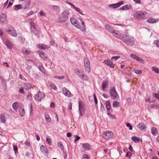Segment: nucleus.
<instances>
[{
    "mask_svg": "<svg viewBox=\"0 0 159 159\" xmlns=\"http://www.w3.org/2000/svg\"><path fill=\"white\" fill-rule=\"evenodd\" d=\"M78 21L75 18H70V19L71 23L75 27L80 29L83 31H85V25L84 22L81 19L79 18Z\"/></svg>",
    "mask_w": 159,
    "mask_h": 159,
    "instance_id": "obj_1",
    "label": "nucleus"
},
{
    "mask_svg": "<svg viewBox=\"0 0 159 159\" xmlns=\"http://www.w3.org/2000/svg\"><path fill=\"white\" fill-rule=\"evenodd\" d=\"M69 14L68 10L66 9L64 11L58 16V22L61 23L66 21L68 19Z\"/></svg>",
    "mask_w": 159,
    "mask_h": 159,
    "instance_id": "obj_2",
    "label": "nucleus"
},
{
    "mask_svg": "<svg viewBox=\"0 0 159 159\" xmlns=\"http://www.w3.org/2000/svg\"><path fill=\"white\" fill-rule=\"evenodd\" d=\"M122 40L125 43L129 45L132 46L134 43V38L128 35H124Z\"/></svg>",
    "mask_w": 159,
    "mask_h": 159,
    "instance_id": "obj_3",
    "label": "nucleus"
},
{
    "mask_svg": "<svg viewBox=\"0 0 159 159\" xmlns=\"http://www.w3.org/2000/svg\"><path fill=\"white\" fill-rule=\"evenodd\" d=\"M75 72L77 76L83 80H86L88 79L87 76L84 74L82 71L75 69Z\"/></svg>",
    "mask_w": 159,
    "mask_h": 159,
    "instance_id": "obj_4",
    "label": "nucleus"
},
{
    "mask_svg": "<svg viewBox=\"0 0 159 159\" xmlns=\"http://www.w3.org/2000/svg\"><path fill=\"white\" fill-rule=\"evenodd\" d=\"M109 93L111 98L113 99H117L119 96L114 87L111 88L109 90Z\"/></svg>",
    "mask_w": 159,
    "mask_h": 159,
    "instance_id": "obj_5",
    "label": "nucleus"
},
{
    "mask_svg": "<svg viewBox=\"0 0 159 159\" xmlns=\"http://www.w3.org/2000/svg\"><path fill=\"white\" fill-rule=\"evenodd\" d=\"M30 28L31 33L35 35L37 34L39 32V31L37 28L35 23L33 22L30 23Z\"/></svg>",
    "mask_w": 159,
    "mask_h": 159,
    "instance_id": "obj_6",
    "label": "nucleus"
},
{
    "mask_svg": "<svg viewBox=\"0 0 159 159\" xmlns=\"http://www.w3.org/2000/svg\"><path fill=\"white\" fill-rule=\"evenodd\" d=\"M7 32L11 36L16 37L17 35V32L14 28L11 26H9L6 29Z\"/></svg>",
    "mask_w": 159,
    "mask_h": 159,
    "instance_id": "obj_7",
    "label": "nucleus"
},
{
    "mask_svg": "<svg viewBox=\"0 0 159 159\" xmlns=\"http://www.w3.org/2000/svg\"><path fill=\"white\" fill-rule=\"evenodd\" d=\"M102 136L104 139L109 140L113 138L114 135L113 132L111 131H107L103 134Z\"/></svg>",
    "mask_w": 159,
    "mask_h": 159,
    "instance_id": "obj_8",
    "label": "nucleus"
},
{
    "mask_svg": "<svg viewBox=\"0 0 159 159\" xmlns=\"http://www.w3.org/2000/svg\"><path fill=\"white\" fill-rule=\"evenodd\" d=\"M84 106L82 101H80L79 102V110L80 115L82 116L84 114Z\"/></svg>",
    "mask_w": 159,
    "mask_h": 159,
    "instance_id": "obj_9",
    "label": "nucleus"
},
{
    "mask_svg": "<svg viewBox=\"0 0 159 159\" xmlns=\"http://www.w3.org/2000/svg\"><path fill=\"white\" fill-rule=\"evenodd\" d=\"M84 64L86 70L89 73L90 71L89 61L87 58H85L84 60Z\"/></svg>",
    "mask_w": 159,
    "mask_h": 159,
    "instance_id": "obj_10",
    "label": "nucleus"
},
{
    "mask_svg": "<svg viewBox=\"0 0 159 159\" xmlns=\"http://www.w3.org/2000/svg\"><path fill=\"white\" fill-rule=\"evenodd\" d=\"M45 97L44 93L39 91L34 96L35 100L37 101H40Z\"/></svg>",
    "mask_w": 159,
    "mask_h": 159,
    "instance_id": "obj_11",
    "label": "nucleus"
},
{
    "mask_svg": "<svg viewBox=\"0 0 159 159\" xmlns=\"http://www.w3.org/2000/svg\"><path fill=\"white\" fill-rule=\"evenodd\" d=\"M19 111L20 115L21 116H23L25 114V111L24 108V106L21 104L19 106Z\"/></svg>",
    "mask_w": 159,
    "mask_h": 159,
    "instance_id": "obj_12",
    "label": "nucleus"
},
{
    "mask_svg": "<svg viewBox=\"0 0 159 159\" xmlns=\"http://www.w3.org/2000/svg\"><path fill=\"white\" fill-rule=\"evenodd\" d=\"M123 4V2L121 1L116 3L110 4L109 5V7L112 9H114L118 8L121 5Z\"/></svg>",
    "mask_w": 159,
    "mask_h": 159,
    "instance_id": "obj_13",
    "label": "nucleus"
},
{
    "mask_svg": "<svg viewBox=\"0 0 159 159\" xmlns=\"http://www.w3.org/2000/svg\"><path fill=\"white\" fill-rule=\"evenodd\" d=\"M5 44L7 48L11 49L13 48V45L9 39H6L5 41Z\"/></svg>",
    "mask_w": 159,
    "mask_h": 159,
    "instance_id": "obj_14",
    "label": "nucleus"
},
{
    "mask_svg": "<svg viewBox=\"0 0 159 159\" xmlns=\"http://www.w3.org/2000/svg\"><path fill=\"white\" fill-rule=\"evenodd\" d=\"M112 33H113V34L115 36L118 38L123 39V37H124V36L118 31H115L114 30V31Z\"/></svg>",
    "mask_w": 159,
    "mask_h": 159,
    "instance_id": "obj_15",
    "label": "nucleus"
},
{
    "mask_svg": "<svg viewBox=\"0 0 159 159\" xmlns=\"http://www.w3.org/2000/svg\"><path fill=\"white\" fill-rule=\"evenodd\" d=\"M36 47L38 48L43 50L47 49L49 48V46L43 44H38L36 45Z\"/></svg>",
    "mask_w": 159,
    "mask_h": 159,
    "instance_id": "obj_16",
    "label": "nucleus"
},
{
    "mask_svg": "<svg viewBox=\"0 0 159 159\" xmlns=\"http://www.w3.org/2000/svg\"><path fill=\"white\" fill-rule=\"evenodd\" d=\"M103 62L105 64L109 66L111 68H114V64L110 60H105Z\"/></svg>",
    "mask_w": 159,
    "mask_h": 159,
    "instance_id": "obj_17",
    "label": "nucleus"
},
{
    "mask_svg": "<svg viewBox=\"0 0 159 159\" xmlns=\"http://www.w3.org/2000/svg\"><path fill=\"white\" fill-rule=\"evenodd\" d=\"M62 93L63 94L66 96L69 97H71V93L67 89L64 87L62 89Z\"/></svg>",
    "mask_w": 159,
    "mask_h": 159,
    "instance_id": "obj_18",
    "label": "nucleus"
},
{
    "mask_svg": "<svg viewBox=\"0 0 159 159\" xmlns=\"http://www.w3.org/2000/svg\"><path fill=\"white\" fill-rule=\"evenodd\" d=\"M7 116V114L5 113L1 114L0 115V120L2 123H6Z\"/></svg>",
    "mask_w": 159,
    "mask_h": 159,
    "instance_id": "obj_19",
    "label": "nucleus"
},
{
    "mask_svg": "<svg viewBox=\"0 0 159 159\" xmlns=\"http://www.w3.org/2000/svg\"><path fill=\"white\" fill-rule=\"evenodd\" d=\"M40 149L41 152L44 154H47L48 153V150L47 148L44 146L42 145L40 146Z\"/></svg>",
    "mask_w": 159,
    "mask_h": 159,
    "instance_id": "obj_20",
    "label": "nucleus"
},
{
    "mask_svg": "<svg viewBox=\"0 0 159 159\" xmlns=\"http://www.w3.org/2000/svg\"><path fill=\"white\" fill-rule=\"evenodd\" d=\"M147 12L146 11H140V19H146L147 17L146 16Z\"/></svg>",
    "mask_w": 159,
    "mask_h": 159,
    "instance_id": "obj_21",
    "label": "nucleus"
},
{
    "mask_svg": "<svg viewBox=\"0 0 159 159\" xmlns=\"http://www.w3.org/2000/svg\"><path fill=\"white\" fill-rule=\"evenodd\" d=\"M22 51L23 53L27 55L30 54L31 52V50L30 48H23L22 49Z\"/></svg>",
    "mask_w": 159,
    "mask_h": 159,
    "instance_id": "obj_22",
    "label": "nucleus"
},
{
    "mask_svg": "<svg viewBox=\"0 0 159 159\" xmlns=\"http://www.w3.org/2000/svg\"><path fill=\"white\" fill-rule=\"evenodd\" d=\"M106 108L108 111L111 112L112 109L111 108V104L110 102L107 101L106 103Z\"/></svg>",
    "mask_w": 159,
    "mask_h": 159,
    "instance_id": "obj_23",
    "label": "nucleus"
},
{
    "mask_svg": "<svg viewBox=\"0 0 159 159\" xmlns=\"http://www.w3.org/2000/svg\"><path fill=\"white\" fill-rule=\"evenodd\" d=\"M0 21L1 22L5 23L7 22L6 15L3 13H2L0 15Z\"/></svg>",
    "mask_w": 159,
    "mask_h": 159,
    "instance_id": "obj_24",
    "label": "nucleus"
},
{
    "mask_svg": "<svg viewBox=\"0 0 159 159\" xmlns=\"http://www.w3.org/2000/svg\"><path fill=\"white\" fill-rule=\"evenodd\" d=\"M30 4V0H27L24 2V9H28Z\"/></svg>",
    "mask_w": 159,
    "mask_h": 159,
    "instance_id": "obj_25",
    "label": "nucleus"
},
{
    "mask_svg": "<svg viewBox=\"0 0 159 159\" xmlns=\"http://www.w3.org/2000/svg\"><path fill=\"white\" fill-rule=\"evenodd\" d=\"M82 146L84 150H89L91 148L90 146L87 143L83 144Z\"/></svg>",
    "mask_w": 159,
    "mask_h": 159,
    "instance_id": "obj_26",
    "label": "nucleus"
},
{
    "mask_svg": "<svg viewBox=\"0 0 159 159\" xmlns=\"http://www.w3.org/2000/svg\"><path fill=\"white\" fill-rule=\"evenodd\" d=\"M147 21L149 23H154L159 21V19H155L153 18H151L148 19L147 20Z\"/></svg>",
    "mask_w": 159,
    "mask_h": 159,
    "instance_id": "obj_27",
    "label": "nucleus"
},
{
    "mask_svg": "<svg viewBox=\"0 0 159 159\" xmlns=\"http://www.w3.org/2000/svg\"><path fill=\"white\" fill-rule=\"evenodd\" d=\"M52 9L56 12H58L60 10V8L59 6L57 5H52L51 6Z\"/></svg>",
    "mask_w": 159,
    "mask_h": 159,
    "instance_id": "obj_28",
    "label": "nucleus"
},
{
    "mask_svg": "<svg viewBox=\"0 0 159 159\" xmlns=\"http://www.w3.org/2000/svg\"><path fill=\"white\" fill-rule=\"evenodd\" d=\"M108 85V82L107 80L103 81L102 83V88L103 90L104 91H106L105 89L107 87Z\"/></svg>",
    "mask_w": 159,
    "mask_h": 159,
    "instance_id": "obj_29",
    "label": "nucleus"
},
{
    "mask_svg": "<svg viewBox=\"0 0 159 159\" xmlns=\"http://www.w3.org/2000/svg\"><path fill=\"white\" fill-rule=\"evenodd\" d=\"M13 9L15 11H17L23 8V7L21 4H17L13 7Z\"/></svg>",
    "mask_w": 159,
    "mask_h": 159,
    "instance_id": "obj_30",
    "label": "nucleus"
},
{
    "mask_svg": "<svg viewBox=\"0 0 159 159\" xmlns=\"http://www.w3.org/2000/svg\"><path fill=\"white\" fill-rule=\"evenodd\" d=\"M105 28L109 32L112 33L114 31L113 28L109 25H107L105 26Z\"/></svg>",
    "mask_w": 159,
    "mask_h": 159,
    "instance_id": "obj_31",
    "label": "nucleus"
},
{
    "mask_svg": "<svg viewBox=\"0 0 159 159\" xmlns=\"http://www.w3.org/2000/svg\"><path fill=\"white\" fill-rule=\"evenodd\" d=\"M152 134L153 135H156L158 134L157 130L156 128L154 127H152L151 129Z\"/></svg>",
    "mask_w": 159,
    "mask_h": 159,
    "instance_id": "obj_32",
    "label": "nucleus"
},
{
    "mask_svg": "<svg viewBox=\"0 0 159 159\" xmlns=\"http://www.w3.org/2000/svg\"><path fill=\"white\" fill-rule=\"evenodd\" d=\"M44 117L47 122L50 123L51 122V118L48 114L45 113L44 114Z\"/></svg>",
    "mask_w": 159,
    "mask_h": 159,
    "instance_id": "obj_33",
    "label": "nucleus"
},
{
    "mask_svg": "<svg viewBox=\"0 0 159 159\" xmlns=\"http://www.w3.org/2000/svg\"><path fill=\"white\" fill-rule=\"evenodd\" d=\"M146 129V125L142 123H140V129L143 131H145Z\"/></svg>",
    "mask_w": 159,
    "mask_h": 159,
    "instance_id": "obj_34",
    "label": "nucleus"
},
{
    "mask_svg": "<svg viewBox=\"0 0 159 159\" xmlns=\"http://www.w3.org/2000/svg\"><path fill=\"white\" fill-rule=\"evenodd\" d=\"M131 139L134 142L136 143L139 142V139L135 136H133L131 138Z\"/></svg>",
    "mask_w": 159,
    "mask_h": 159,
    "instance_id": "obj_35",
    "label": "nucleus"
},
{
    "mask_svg": "<svg viewBox=\"0 0 159 159\" xmlns=\"http://www.w3.org/2000/svg\"><path fill=\"white\" fill-rule=\"evenodd\" d=\"M32 87V85L30 83H25V85L24 88L27 90L30 89Z\"/></svg>",
    "mask_w": 159,
    "mask_h": 159,
    "instance_id": "obj_36",
    "label": "nucleus"
},
{
    "mask_svg": "<svg viewBox=\"0 0 159 159\" xmlns=\"http://www.w3.org/2000/svg\"><path fill=\"white\" fill-rule=\"evenodd\" d=\"M48 85L52 89H54L55 90H57V87L54 84L51 82H49L48 83Z\"/></svg>",
    "mask_w": 159,
    "mask_h": 159,
    "instance_id": "obj_37",
    "label": "nucleus"
},
{
    "mask_svg": "<svg viewBox=\"0 0 159 159\" xmlns=\"http://www.w3.org/2000/svg\"><path fill=\"white\" fill-rule=\"evenodd\" d=\"M130 56L134 60H136L137 61H139V58L138 56L134 54H130Z\"/></svg>",
    "mask_w": 159,
    "mask_h": 159,
    "instance_id": "obj_38",
    "label": "nucleus"
},
{
    "mask_svg": "<svg viewBox=\"0 0 159 159\" xmlns=\"http://www.w3.org/2000/svg\"><path fill=\"white\" fill-rule=\"evenodd\" d=\"M18 107V103L17 102H15L12 104V107L15 110H17Z\"/></svg>",
    "mask_w": 159,
    "mask_h": 159,
    "instance_id": "obj_39",
    "label": "nucleus"
},
{
    "mask_svg": "<svg viewBox=\"0 0 159 159\" xmlns=\"http://www.w3.org/2000/svg\"><path fill=\"white\" fill-rule=\"evenodd\" d=\"M120 103L117 101H114L113 103V107H119Z\"/></svg>",
    "mask_w": 159,
    "mask_h": 159,
    "instance_id": "obj_40",
    "label": "nucleus"
},
{
    "mask_svg": "<svg viewBox=\"0 0 159 159\" xmlns=\"http://www.w3.org/2000/svg\"><path fill=\"white\" fill-rule=\"evenodd\" d=\"M73 9L74 10H75V11H77L78 12H79L80 13L81 15H84V14H83L81 12L82 10L80 8L75 6L74 7Z\"/></svg>",
    "mask_w": 159,
    "mask_h": 159,
    "instance_id": "obj_41",
    "label": "nucleus"
},
{
    "mask_svg": "<svg viewBox=\"0 0 159 159\" xmlns=\"http://www.w3.org/2000/svg\"><path fill=\"white\" fill-rule=\"evenodd\" d=\"M134 17L135 19H138L139 18V12L137 11L134 14Z\"/></svg>",
    "mask_w": 159,
    "mask_h": 159,
    "instance_id": "obj_42",
    "label": "nucleus"
},
{
    "mask_svg": "<svg viewBox=\"0 0 159 159\" xmlns=\"http://www.w3.org/2000/svg\"><path fill=\"white\" fill-rule=\"evenodd\" d=\"M58 146L62 151L64 150L63 146L61 142H59L58 143Z\"/></svg>",
    "mask_w": 159,
    "mask_h": 159,
    "instance_id": "obj_43",
    "label": "nucleus"
},
{
    "mask_svg": "<svg viewBox=\"0 0 159 159\" xmlns=\"http://www.w3.org/2000/svg\"><path fill=\"white\" fill-rule=\"evenodd\" d=\"M152 71H154L155 72L159 74V68L155 67H152Z\"/></svg>",
    "mask_w": 159,
    "mask_h": 159,
    "instance_id": "obj_44",
    "label": "nucleus"
},
{
    "mask_svg": "<svg viewBox=\"0 0 159 159\" xmlns=\"http://www.w3.org/2000/svg\"><path fill=\"white\" fill-rule=\"evenodd\" d=\"M125 6V10H128L132 9V7L131 5H126Z\"/></svg>",
    "mask_w": 159,
    "mask_h": 159,
    "instance_id": "obj_45",
    "label": "nucleus"
},
{
    "mask_svg": "<svg viewBox=\"0 0 159 159\" xmlns=\"http://www.w3.org/2000/svg\"><path fill=\"white\" fill-rule=\"evenodd\" d=\"M13 148L14 151L15 152V153L16 154V152H18V148L16 146H15L14 145H13Z\"/></svg>",
    "mask_w": 159,
    "mask_h": 159,
    "instance_id": "obj_46",
    "label": "nucleus"
},
{
    "mask_svg": "<svg viewBox=\"0 0 159 159\" xmlns=\"http://www.w3.org/2000/svg\"><path fill=\"white\" fill-rule=\"evenodd\" d=\"M54 78H56V79H58L59 80H61L64 78V76H55L54 77Z\"/></svg>",
    "mask_w": 159,
    "mask_h": 159,
    "instance_id": "obj_47",
    "label": "nucleus"
},
{
    "mask_svg": "<svg viewBox=\"0 0 159 159\" xmlns=\"http://www.w3.org/2000/svg\"><path fill=\"white\" fill-rule=\"evenodd\" d=\"M126 126L127 127H129V129L130 130L132 129V126L129 123H127Z\"/></svg>",
    "mask_w": 159,
    "mask_h": 159,
    "instance_id": "obj_48",
    "label": "nucleus"
},
{
    "mask_svg": "<svg viewBox=\"0 0 159 159\" xmlns=\"http://www.w3.org/2000/svg\"><path fill=\"white\" fill-rule=\"evenodd\" d=\"M38 68L43 73L44 71V69L43 67L41 66H38Z\"/></svg>",
    "mask_w": 159,
    "mask_h": 159,
    "instance_id": "obj_49",
    "label": "nucleus"
},
{
    "mask_svg": "<svg viewBox=\"0 0 159 159\" xmlns=\"http://www.w3.org/2000/svg\"><path fill=\"white\" fill-rule=\"evenodd\" d=\"M39 15L40 16H46L45 13L43 11H41L39 12Z\"/></svg>",
    "mask_w": 159,
    "mask_h": 159,
    "instance_id": "obj_50",
    "label": "nucleus"
},
{
    "mask_svg": "<svg viewBox=\"0 0 159 159\" xmlns=\"http://www.w3.org/2000/svg\"><path fill=\"white\" fill-rule=\"evenodd\" d=\"M39 56L41 57L42 58H43L44 57V52H40L39 53Z\"/></svg>",
    "mask_w": 159,
    "mask_h": 159,
    "instance_id": "obj_51",
    "label": "nucleus"
},
{
    "mask_svg": "<svg viewBox=\"0 0 159 159\" xmlns=\"http://www.w3.org/2000/svg\"><path fill=\"white\" fill-rule=\"evenodd\" d=\"M19 92L20 93L24 94L25 92L24 90V88L23 87H21L20 88Z\"/></svg>",
    "mask_w": 159,
    "mask_h": 159,
    "instance_id": "obj_52",
    "label": "nucleus"
},
{
    "mask_svg": "<svg viewBox=\"0 0 159 159\" xmlns=\"http://www.w3.org/2000/svg\"><path fill=\"white\" fill-rule=\"evenodd\" d=\"M46 141L48 143V144L51 145L52 143V141L50 139L47 138L46 139Z\"/></svg>",
    "mask_w": 159,
    "mask_h": 159,
    "instance_id": "obj_53",
    "label": "nucleus"
},
{
    "mask_svg": "<svg viewBox=\"0 0 159 159\" xmlns=\"http://www.w3.org/2000/svg\"><path fill=\"white\" fill-rule=\"evenodd\" d=\"M120 58V57L119 56H114L113 57L111 58V60H113L114 59L116 61L118 59Z\"/></svg>",
    "mask_w": 159,
    "mask_h": 159,
    "instance_id": "obj_54",
    "label": "nucleus"
},
{
    "mask_svg": "<svg viewBox=\"0 0 159 159\" xmlns=\"http://www.w3.org/2000/svg\"><path fill=\"white\" fill-rule=\"evenodd\" d=\"M82 159H89V157L87 154H84L83 155Z\"/></svg>",
    "mask_w": 159,
    "mask_h": 159,
    "instance_id": "obj_55",
    "label": "nucleus"
},
{
    "mask_svg": "<svg viewBox=\"0 0 159 159\" xmlns=\"http://www.w3.org/2000/svg\"><path fill=\"white\" fill-rule=\"evenodd\" d=\"M25 145L28 146H30V143L29 140H26L25 142Z\"/></svg>",
    "mask_w": 159,
    "mask_h": 159,
    "instance_id": "obj_56",
    "label": "nucleus"
},
{
    "mask_svg": "<svg viewBox=\"0 0 159 159\" xmlns=\"http://www.w3.org/2000/svg\"><path fill=\"white\" fill-rule=\"evenodd\" d=\"M153 96L159 99V94L154 93L153 94Z\"/></svg>",
    "mask_w": 159,
    "mask_h": 159,
    "instance_id": "obj_57",
    "label": "nucleus"
},
{
    "mask_svg": "<svg viewBox=\"0 0 159 159\" xmlns=\"http://www.w3.org/2000/svg\"><path fill=\"white\" fill-rule=\"evenodd\" d=\"M154 43L156 44L157 46L159 47V40L155 41Z\"/></svg>",
    "mask_w": 159,
    "mask_h": 159,
    "instance_id": "obj_58",
    "label": "nucleus"
},
{
    "mask_svg": "<svg viewBox=\"0 0 159 159\" xmlns=\"http://www.w3.org/2000/svg\"><path fill=\"white\" fill-rule=\"evenodd\" d=\"M110 112H111L108 111L107 114L108 115V116L110 117L113 119L114 116L111 114L110 113Z\"/></svg>",
    "mask_w": 159,
    "mask_h": 159,
    "instance_id": "obj_59",
    "label": "nucleus"
},
{
    "mask_svg": "<svg viewBox=\"0 0 159 159\" xmlns=\"http://www.w3.org/2000/svg\"><path fill=\"white\" fill-rule=\"evenodd\" d=\"M27 99L29 100L32 99V96L30 94H28L27 96Z\"/></svg>",
    "mask_w": 159,
    "mask_h": 159,
    "instance_id": "obj_60",
    "label": "nucleus"
},
{
    "mask_svg": "<svg viewBox=\"0 0 159 159\" xmlns=\"http://www.w3.org/2000/svg\"><path fill=\"white\" fill-rule=\"evenodd\" d=\"M140 63H142L143 65V66L144 65L145 63L144 61L140 58Z\"/></svg>",
    "mask_w": 159,
    "mask_h": 159,
    "instance_id": "obj_61",
    "label": "nucleus"
},
{
    "mask_svg": "<svg viewBox=\"0 0 159 159\" xmlns=\"http://www.w3.org/2000/svg\"><path fill=\"white\" fill-rule=\"evenodd\" d=\"M127 101L128 103H130L132 102V99L131 98H128L127 99Z\"/></svg>",
    "mask_w": 159,
    "mask_h": 159,
    "instance_id": "obj_62",
    "label": "nucleus"
},
{
    "mask_svg": "<svg viewBox=\"0 0 159 159\" xmlns=\"http://www.w3.org/2000/svg\"><path fill=\"white\" fill-rule=\"evenodd\" d=\"M134 72L136 74H139V70L136 68L134 69Z\"/></svg>",
    "mask_w": 159,
    "mask_h": 159,
    "instance_id": "obj_63",
    "label": "nucleus"
},
{
    "mask_svg": "<svg viewBox=\"0 0 159 159\" xmlns=\"http://www.w3.org/2000/svg\"><path fill=\"white\" fill-rule=\"evenodd\" d=\"M75 141H74L75 142L76 141H78L80 138V137H79V136H78L77 135H75Z\"/></svg>",
    "mask_w": 159,
    "mask_h": 159,
    "instance_id": "obj_64",
    "label": "nucleus"
}]
</instances>
